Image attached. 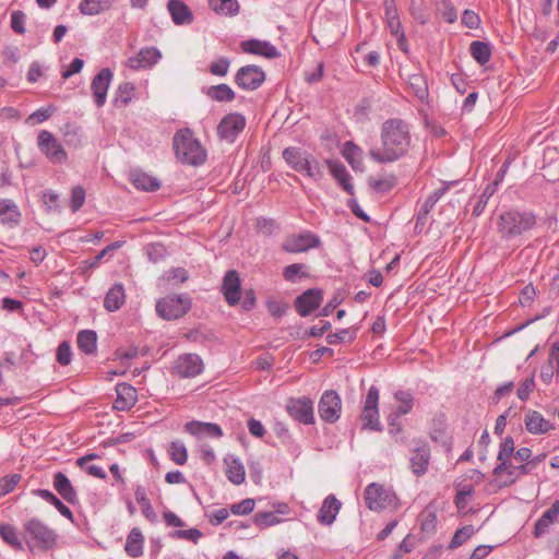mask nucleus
Instances as JSON below:
<instances>
[{"instance_id": "c03bdc74", "label": "nucleus", "mask_w": 559, "mask_h": 559, "mask_svg": "<svg viewBox=\"0 0 559 559\" xmlns=\"http://www.w3.org/2000/svg\"><path fill=\"white\" fill-rule=\"evenodd\" d=\"M449 189V185L441 187L440 189L435 190L430 193L425 200L421 210L418 214L417 222L424 219L426 215L433 209L435 204L439 201V199L447 192Z\"/></svg>"}, {"instance_id": "864d4df0", "label": "nucleus", "mask_w": 559, "mask_h": 559, "mask_svg": "<svg viewBox=\"0 0 559 559\" xmlns=\"http://www.w3.org/2000/svg\"><path fill=\"white\" fill-rule=\"evenodd\" d=\"M474 533H475V528L473 525H466V526L459 528L454 533V536L452 537V539L449 544V548L455 549V548L460 547L466 540H468L474 535Z\"/></svg>"}, {"instance_id": "f3484780", "label": "nucleus", "mask_w": 559, "mask_h": 559, "mask_svg": "<svg viewBox=\"0 0 559 559\" xmlns=\"http://www.w3.org/2000/svg\"><path fill=\"white\" fill-rule=\"evenodd\" d=\"M323 299L322 290L319 288H310L299 295L295 300L296 311L301 317L309 316L316 310Z\"/></svg>"}, {"instance_id": "4c0bfd02", "label": "nucleus", "mask_w": 559, "mask_h": 559, "mask_svg": "<svg viewBox=\"0 0 559 559\" xmlns=\"http://www.w3.org/2000/svg\"><path fill=\"white\" fill-rule=\"evenodd\" d=\"M409 88L413 91L414 95L421 103L426 102L429 96L428 84L426 79L421 74H413L409 76Z\"/></svg>"}, {"instance_id": "f704fd0d", "label": "nucleus", "mask_w": 559, "mask_h": 559, "mask_svg": "<svg viewBox=\"0 0 559 559\" xmlns=\"http://www.w3.org/2000/svg\"><path fill=\"white\" fill-rule=\"evenodd\" d=\"M330 170L335 180L343 187L348 194H354V186L350 182V175L341 163L329 162Z\"/></svg>"}, {"instance_id": "1a4fd4ad", "label": "nucleus", "mask_w": 559, "mask_h": 559, "mask_svg": "<svg viewBox=\"0 0 559 559\" xmlns=\"http://www.w3.org/2000/svg\"><path fill=\"white\" fill-rule=\"evenodd\" d=\"M379 390L371 385L364 402V408L360 415L362 427L374 431H381L382 427L379 420Z\"/></svg>"}, {"instance_id": "6e6552de", "label": "nucleus", "mask_w": 559, "mask_h": 559, "mask_svg": "<svg viewBox=\"0 0 559 559\" xmlns=\"http://www.w3.org/2000/svg\"><path fill=\"white\" fill-rule=\"evenodd\" d=\"M37 146L52 164H63L68 159L67 152L61 143L47 130H41L38 133Z\"/></svg>"}, {"instance_id": "603ef678", "label": "nucleus", "mask_w": 559, "mask_h": 559, "mask_svg": "<svg viewBox=\"0 0 559 559\" xmlns=\"http://www.w3.org/2000/svg\"><path fill=\"white\" fill-rule=\"evenodd\" d=\"M394 397L401 405L393 412L397 416L406 415L411 412L414 404V399L409 392L406 391H397L394 394Z\"/></svg>"}, {"instance_id": "13d9d810", "label": "nucleus", "mask_w": 559, "mask_h": 559, "mask_svg": "<svg viewBox=\"0 0 559 559\" xmlns=\"http://www.w3.org/2000/svg\"><path fill=\"white\" fill-rule=\"evenodd\" d=\"M356 337L355 331H350L349 329H343L335 333H330L326 336V342L331 345L343 343V342H350Z\"/></svg>"}, {"instance_id": "6e6d98bb", "label": "nucleus", "mask_w": 559, "mask_h": 559, "mask_svg": "<svg viewBox=\"0 0 559 559\" xmlns=\"http://www.w3.org/2000/svg\"><path fill=\"white\" fill-rule=\"evenodd\" d=\"M281 519L274 512H257L253 516V522L261 528L276 525L281 523Z\"/></svg>"}, {"instance_id": "aec40b11", "label": "nucleus", "mask_w": 559, "mask_h": 559, "mask_svg": "<svg viewBox=\"0 0 559 559\" xmlns=\"http://www.w3.org/2000/svg\"><path fill=\"white\" fill-rule=\"evenodd\" d=\"M162 58L160 51L155 47L142 48L134 57H130L127 66L133 70L147 69L153 67Z\"/></svg>"}, {"instance_id": "5fc2aeb1", "label": "nucleus", "mask_w": 559, "mask_h": 559, "mask_svg": "<svg viewBox=\"0 0 559 559\" xmlns=\"http://www.w3.org/2000/svg\"><path fill=\"white\" fill-rule=\"evenodd\" d=\"M169 454L171 460L178 464L183 465L188 460L187 448L181 441H173L169 447Z\"/></svg>"}, {"instance_id": "4468645a", "label": "nucleus", "mask_w": 559, "mask_h": 559, "mask_svg": "<svg viewBox=\"0 0 559 559\" xmlns=\"http://www.w3.org/2000/svg\"><path fill=\"white\" fill-rule=\"evenodd\" d=\"M286 409L299 423L310 425L314 423L313 403L309 397L290 399Z\"/></svg>"}, {"instance_id": "dca6fc26", "label": "nucleus", "mask_w": 559, "mask_h": 559, "mask_svg": "<svg viewBox=\"0 0 559 559\" xmlns=\"http://www.w3.org/2000/svg\"><path fill=\"white\" fill-rule=\"evenodd\" d=\"M430 461V448L425 441H416L409 457L411 468L416 476L424 475Z\"/></svg>"}, {"instance_id": "473e14b6", "label": "nucleus", "mask_w": 559, "mask_h": 559, "mask_svg": "<svg viewBox=\"0 0 559 559\" xmlns=\"http://www.w3.org/2000/svg\"><path fill=\"white\" fill-rule=\"evenodd\" d=\"M143 542L144 537L142 532L138 527H133L124 545L126 552L132 557L138 558L143 555Z\"/></svg>"}, {"instance_id": "37998d69", "label": "nucleus", "mask_w": 559, "mask_h": 559, "mask_svg": "<svg viewBox=\"0 0 559 559\" xmlns=\"http://www.w3.org/2000/svg\"><path fill=\"white\" fill-rule=\"evenodd\" d=\"M121 246H122L121 241H115V242L108 245L102 251H99L98 254L95 255L94 258L83 261L82 266H81L82 272H86L87 270L96 267L107 254L119 249Z\"/></svg>"}, {"instance_id": "20e7f679", "label": "nucleus", "mask_w": 559, "mask_h": 559, "mask_svg": "<svg viewBox=\"0 0 559 559\" xmlns=\"http://www.w3.org/2000/svg\"><path fill=\"white\" fill-rule=\"evenodd\" d=\"M24 540L29 550H49L57 543V533L43 521L32 518L24 522Z\"/></svg>"}, {"instance_id": "ddd939ff", "label": "nucleus", "mask_w": 559, "mask_h": 559, "mask_svg": "<svg viewBox=\"0 0 559 559\" xmlns=\"http://www.w3.org/2000/svg\"><path fill=\"white\" fill-rule=\"evenodd\" d=\"M342 403L341 397L335 391H325L318 405V412L322 420L326 423H335L341 415Z\"/></svg>"}, {"instance_id": "69168bd1", "label": "nucleus", "mask_w": 559, "mask_h": 559, "mask_svg": "<svg viewBox=\"0 0 559 559\" xmlns=\"http://www.w3.org/2000/svg\"><path fill=\"white\" fill-rule=\"evenodd\" d=\"M25 20L26 15L23 11H13L11 14V27L17 34L25 33Z\"/></svg>"}, {"instance_id": "a878e982", "label": "nucleus", "mask_w": 559, "mask_h": 559, "mask_svg": "<svg viewBox=\"0 0 559 559\" xmlns=\"http://www.w3.org/2000/svg\"><path fill=\"white\" fill-rule=\"evenodd\" d=\"M515 453L514 440L512 437H507L500 444L498 452L499 464L493 468L495 476H500L507 468L510 467V459Z\"/></svg>"}, {"instance_id": "393cba45", "label": "nucleus", "mask_w": 559, "mask_h": 559, "mask_svg": "<svg viewBox=\"0 0 559 559\" xmlns=\"http://www.w3.org/2000/svg\"><path fill=\"white\" fill-rule=\"evenodd\" d=\"M167 9L176 25H189L193 22V14L183 1L169 0Z\"/></svg>"}, {"instance_id": "423d86ee", "label": "nucleus", "mask_w": 559, "mask_h": 559, "mask_svg": "<svg viewBox=\"0 0 559 559\" xmlns=\"http://www.w3.org/2000/svg\"><path fill=\"white\" fill-rule=\"evenodd\" d=\"M192 307L188 295H168L156 302L157 314L164 320H177L182 318Z\"/></svg>"}, {"instance_id": "f257e3e1", "label": "nucleus", "mask_w": 559, "mask_h": 559, "mask_svg": "<svg viewBox=\"0 0 559 559\" xmlns=\"http://www.w3.org/2000/svg\"><path fill=\"white\" fill-rule=\"evenodd\" d=\"M411 143L408 124L399 118L384 121L381 127V148L370 150L377 163H392L403 157Z\"/></svg>"}, {"instance_id": "7c9ffc66", "label": "nucleus", "mask_w": 559, "mask_h": 559, "mask_svg": "<svg viewBox=\"0 0 559 559\" xmlns=\"http://www.w3.org/2000/svg\"><path fill=\"white\" fill-rule=\"evenodd\" d=\"M227 466L226 475L230 483L240 485L245 481L246 472L245 466L239 459L228 455L224 459Z\"/></svg>"}, {"instance_id": "c85d7f7f", "label": "nucleus", "mask_w": 559, "mask_h": 559, "mask_svg": "<svg viewBox=\"0 0 559 559\" xmlns=\"http://www.w3.org/2000/svg\"><path fill=\"white\" fill-rule=\"evenodd\" d=\"M185 429L193 436L206 435L213 438H219L223 436L221 427L213 423L190 421L185 425Z\"/></svg>"}, {"instance_id": "2eb2a0df", "label": "nucleus", "mask_w": 559, "mask_h": 559, "mask_svg": "<svg viewBox=\"0 0 559 559\" xmlns=\"http://www.w3.org/2000/svg\"><path fill=\"white\" fill-rule=\"evenodd\" d=\"M112 76L114 74L111 70L104 68L92 80L91 90L94 102L98 108L103 107L106 103L107 91L110 86Z\"/></svg>"}, {"instance_id": "4be33fe9", "label": "nucleus", "mask_w": 559, "mask_h": 559, "mask_svg": "<svg viewBox=\"0 0 559 559\" xmlns=\"http://www.w3.org/2000/svg\"><path fill=\"white\" fill-rule=\"evenodd\" d=\"M53 488L56 491L70 504H74L79 501L76 491L72 486L70 479L62 472L53 474L52 478Z\"/></svg>"}, {"instance_id": "09e8293b", "label": "nucleus", "mask_w": 559, "mask_h": 559, "mask_svg": "<svg viewBox=\"0 0 559 559\" xmlns=\"http://www.w3.org/2000/svg\"><path fill=\"white\" fill-rule=\"evenodd\" d=\"M134 86L130 82L121 83L117 91L114 104L116 107H123L132 99Z\"/></svg>"}, {"instance_id": "39448f33", "label": "nucleus", "mask_w": 559, "mask_h": 559, "mask_svg": "<svg viewBox=\"0 0 559 559\" xmlns=\"http://www.w3.org/2000/svg\"><path fill=\"white\" fill-rule=\"evenodd\" d=\"M283 158L294 170L305 173L316 181L323 176L319 162L301 148L286 147L283 151Z\"/></svg>"}, {"instance_id": "9d476101", "label": "nucleus", "mask_w": 559, "mask_h": 559, "mask_svg": "<svg viewBox=\"0 0 559 559\" xmlns=\"http://www.w3.org/2000/svg\"><path fill=\"white\" fill-rule=\"evenodd\" d=\"M246 118L238 112H231L223 117L217 124L216 131L221 140L234 143L236 138L243 131Z\"/></svg>"}, {"instance_id": "a18cd8bd", "label": "nucleus", "mask_w": 559, "mask_h": 559, "mask_svg": "<svg viewBox=\"0 0 559 559\" xmlns=\"http://www.w3.org/2000/svg\"><path fill=\"white\" fill-rule=\"evenodd\" d=\"M343 156L354 169H360L362 165L361 150L353 142H347L345 144Z\"/></svg>"}, {"instance_id": "c9c22d12", "label": "nucleus", "mask_w": 559, "mask_h": 559, "mask_svg": "<svg viewBox=\"0 0 559 559\" xmlns=\"http://www.w3.org/2000/svg\"><path fill=\"white\" fill-rule=\"evenodd\" d=\"M76 343L78 347L86 355L94 354L97 347V334L93 330L80 331Z\"/></svg>"}, {"instance_id": "680f3d73", "label": "nucleus", "mask_w": 559, "mask_h": 559, "mask_svg": "<svg viewBox=\"0 0 559 559\" xmlns=\"http://www.w3.org/2000/svg\"><path fill=\"white\" fill-rule=\"evenodd\" d=\"M56 358L61 366H68L71 362L72 350L69 342L63 341L59 344Z\"/></svg>"}, {"instance_id": "9b49d317", "label": "nucleus", "mask_w": 559, "mask_h": 559, "mask_svg": "<svg viewBox=\"0 0 559 559\" xmlns=\"http://www.w3.org/2000/svg\"><path fill=\"white\" fill-rule=\"evenodd\" d=\"M265 81L264 71L254 64L241 67L235 76L236 84L248 91L258 90Z\"/></svg>"}, {"instance_id": "3c124183", "label": "nucleus", "mask_w": 559, "mask_h": 559, "mask_svg": "<svg viewBox=\"0 0 559 559\" xmlns=\"http://www.w3.org/2000/svg\"><path fill=\"white\" fill-rule=\"evenodd\" d=\"M368 183L374 191L384 193L394 188L396 177L394 175H389L383 178L370 177Z\"/></svg>"}, {"instance_id": "a211bd4d", "label": "nucleus", "mask_w": 559, "mask_h": 559, "mask_svg": "<svg viewBox=\"0 0 559 559\" xmlns=\"http://www.w3.org/2000/svg\"><path fill=\"white\" fill-rule=\"evenodd\" d=\"M202 360L197 354L180 356L175 365V371L182 378H193L202 371Z\"/></svg>"}, {"instance_id": "412c9836", "label": "nucleus", "mask_w": 559, "mask_h": 559, "mask_svg": "<svg viewBox=\"0 0 559 559\" xmlns=\"http://www.w3.org/2000/svg\"><path fill=\"white\" fill-rule=\"evenodd\" d=\"M240 45L242 51L246 53L263 56L269 59H273L280 56L277 48L269 41L249 39L241 41Z\"/></svg>"}, {"instance_id": "e2e57ef3", "label": "nucleus", "mask_w": 559, "mask_h": 559, "mask_svg": "<svg viewBox=\"0 0 559 559\" xmlns=\"http://www.w3.org/2000/svg\"><path fill=\"white\" fill-rule=\"evenodd\" d=\"M20 474H13L0 479V497L13 491L21 480Z\"/></svg>"}, {"instance_id": "bf43d9fd", "label": "nucleus", "mask_w": 559, "mask_h": 559, "mask_svg": "<svg viewBox=\"0 0 559 559\" xmlns=\"http://www.w3.org/2000/svg\"><path fill=\"white\" fill-rule=\"evenodd\" d=\"M85 189L82 186H76L71 191L70 207L73 213L78 212L85 202Z\"/></svg>"}, {"instance_id": "49530a36", "label": "nucleus", "mask_w": 559, "mask_h": 559, "mask_svg": "<svg viewBox=\"0 0 559 559\" xmlns=\"http://www.w3.org/2000/svg\"><path fill=\"white\" fill-rule=\"evenodd\" d=\"M437 526V514L435 509L427 507L420 513V530L423 533L430 535L435 532Z\"/></svg>"}, {"instance_id": "de8ad7c7", "label": "nucleus", "mask_w": 559, "mask_h": 559, "mask_svg": "<svg viewBox=\"0 0 559 559\" xmlns=\"http://www.w3.org/2000/svg\"><path fill=\"white\" fill-rule=\"evenodd\" d=\"M109 7V0H83L80 3V11L85 15H95Z\"/></svg>"}, {"instance_id": "052dcab7", "label": "nucleus", "mask_w": 559, "mask_h": 559, "mask_svg": "<svg viewBox=\"0 0 559 559\" xmlns=\"http://www.w3.org/2000/svg\"><path fill=\"white\" fill-rule=\"evenodd\" d=\"M230 61L228 58L222 57L214 60L209 66V71L213 75L225 76L228 72Z\"/></svg>"}, {"instance_id": "c756f323", "label": "nucleus", "mask_w": 559, "mask_h": 559, "mask_svg": "<svg viewBox=\"0 0 559 559\" xmlns=\"http://www.w3.org/2000/svg\"><path fill=\"white\" fill-rule=\"evenodd\" d=\"M130 177L131 182L139 190L152 192L158 190L160 187V182L157 178L141 170H133Z\"/></svg>"}, {"instance_id": "2f4dec72", "label": "nucleus", "mask_w": 559, "mask_h": 559, "mask_svg": "<svg viewBox=\"0 0 559 559\" xmlns=\"http://www.w3.org/2000/svg\"><path fill=\"white\" fill-rule=\"evenodd\" d=\"M21 219V213L16 204L9 199H0V221L10 226L17 225Z\"/></svg>"}, {"instance_id": "58836bf2", "label": "nucleus", "mask_w": 559, "mask_h": 559, "mask_svg": "<svg viewBox=\"0 0 559 559\" xmlns=\"http://www.w3.org/2000/svg\"><path fill=\"white\" fill-rule=\"evenodd\" d=\"M0 536L14 550H24L23 543L19 538L17 531L14 526L10 524H0Z\"/></svg>"}, {"instance_id": "72a5a7b5", "label": "nucleus", "mask_w": 559, "mask_h": 559, "mask_svg": "<svg viewBox=\"0 0 559 559\" xmlns=\"http://www.w3.org/2000/svg\"><path fill=\"white\" fill-rule=\"evenodd\" d=\"M126 295L122 284H115L106 294L104 307L108 311H116L124 304Z\"/></svg>"}, {"instance_id": "4d7b16f0", "label": "nucleus", "mask_w": 559, "mask_h": 559, "mask_svg": "<svg viewBox=\"0 0 559 559\" xmlns=\"http://www.w3.org/2000/svg\"><path fill=\"white\" fill-rule=\"evenodd\" d=\"M532 472V467H530L528 463L521 465H512L510 463V467L504 471L510 477L509 485L515 483L521 476L527 475Z\"/></svg>"}, {"instance_id": "ea45409f", "label": "nucleus", "mask_w": 559, "mask_h": 559, "mask_svg": "<svg viewBox=\"0 0 559 559\" xmlns=\"http://www.w3.org/2000/svg\"><path fill=\"white\" fill-rule=\"evenodd\" d=\"M472 57L481 66L486 64L491 57V47L489 44L475 40L469 46Z\"/></svg>"}, {"instance_id": "f03ea898", "label": "nucleus", "mask_w": 559, "mask_h": 559, "mask_svg": "<svg viewBox=\"0 0 559 559\" xmlns=\"http://www.w3.org/2000/svg\"><path fill=\"white\" fill-rule=\"evenodd\" d=\"M536 225V217L526 211L510 210L499 215L497 227L503 240H514L532 230Z\"/></svg>"}, {"instance_id": "0e129e2a", "label": "nucleus", "mask_w": 559, "mask_h": 559, "mask_svg": "<svg viewBox=\"0 0 559 559\" xmlns=\"http://www.w3.org/2000/svg\"><path fill=\"white\" fill-rule=\"evenodd\" d=\"M254 504L253 499L247 498L239 503L231 504L230 512L236 515H247L253 511Z\"/></svg>"}, {"instance_id": "6ab92c4d", "label": "nucleus", "mask_w": 559, "mask_h": 559, "mask_svg": "<svg viewBox=\"0 0 559 559\" xmlns=\"http://www.w3.org/2000/svg\"><path fill=\"white\" fill-rule=\"evenodd\" d=\"M222 293L229 306H235L241 298L240 278L235 270L226 272L223 284Z\"/></svg>"}, {"instance_id": "7ed1b4c3", "label": "nucleus", "mask_w": 559, "mask_h": 559, "mask_svg": "<svg viewBox=\"0 0 559 559\" xmlns=\"http://www.w3.org/2000/svg\"><path fill=\"white\" fill-rule=\"evenodd\" d=\"M173 145L176 157L183 164L200 166L206 160V151L193 136L190 129H182L175 133Z\"/></svg>"}, {"instance_id": "0eeeda50", "label": "nucleus", "mask_w": 559, "mask_h": 559, "mask_svg": "<svg viewBox=\"0 0 559 559\" xmlns=\"http://www.w3.org/2000/svg\"><path fill=\"white\" fill-rule=\"evenodd\" d=\"M366 504L370 510L396 509L399 500L395 492L382 485L372 483L365 490Z\"/></svg>"}, {"instance_id": "cd10ccee", "label": "nucleus", "mask_w": 559, "mask_h": 559, "mask_svg": "<svg viewBox=\"0 0 559 559\" xmlns=\"http://www.w3.org/2000/svg\"><path fill=\"white\" fill-rule=\"evenodd\" d=\"M117 399L115 407L117 409L131 408L136 401V391L133 386L127 383H120L116 386Z\"/></svg>"}, {"instance_id": "79ce46f5", "label": "nucleus", "mask_w": 559, "mask_h": 559, "mask_svg": "<svg viewBox=\"0 0 559 559\" xmlns=\"http://www.w3.org/2000/svg\"><path fill=\"white\" fill-rule=\"evenodd\" d=\"M308 266L302 263H294L284 267L283 277L287 282L297 283L302 277H308Z\"/></svg>"}, {"instance_id": "5701e85b", "label": "nucleus", "mask_w": 559, "mask_h": 559, "mask_svg": "<svg viewBox=\"0 0 559 559\" xmlns=\"http://www.w3.org/2000/svg\"><path fill=\"white\" fill-rule=\"evenodd\" d=\"M341 501L333 495L328 496L320 508L317 520L323 525H331L340 512Z\"/></svg>"}, {"instance_id": "a19ab883", "label": "nucleus", "mask_w": 559, "mask_h": 559, "mask_svg": "<svg viewBox=\"0 0 559 559\" xmlns=\"http://www.w3.org/2000/svg\"><path fill=\"white\" fill-rule=\"evenodd\" d=\"M206 95L216 102H233L236 97L231 87L224 83L211 86Z\"/></svg>"}, {"instance_id": "338daca9", "label": "nucleus", "mask_w": 559, "mask_h": 559, "mask_svg": "<svg viewBox=\"0 0 559 559\" xmlns=\"http://www.w3.org/2000/svg\"><path fill=\"white\" fill-rule=\"evenodd\" d=\"M176 538L187 539L194 544L202 537V533L198 528L180 530L173 534Z\"/></svg>"}, {"instance_id": "f8f14e48", "label": "nucleus", "mask_w": 559, "mask_h": 559, "mask_svg": "<svg viewBox=\"0 0 559 559\" xmlns=\"http://www.w3.org/2000/svg\"><path fill=\"white\" fill-rule=\"evenodd\" d=\"M319 246L320 238L317 235L310 231H304L286 237L282 243V249L289 253H299L306 252L311 248H318Z\"/></svg>"}, {"instance_id": "bb28decb", "label": "nucleus", "mask_w": 559, "mask_h": 559, "mask_svg": "<svg viewBox=\"0 0 559 559\" xmlns=\"http://www.w3.org/2000/svg\"><path fill=\"white\" fill-rule=\"evenodd\" d=\"M555 522H559V500H556L536 521L534 535L536 537L544 535Z\"/></svg>"}, {"instance_id": "b1692460", "label": "nucleus", "mask_w": 559, "mask_h": 559, "mask_svg": "<svg viewBox=\"0 0 559 559\" xmlns=\"http://www.w3.org/2000/svg\"><path fill=\"white\" fill-rule=\"evenodd\" d=\"M524 424L526 430L534 435L547 433L554 429L549 420L545 419L539 412L532 409L525 414Z\"/></svg>"}, {"instance_id": "e433bc0d", "label": "nucleus", "mask_w": 559, "mask_h": 559, "mask_svg": "<svg viewBox=\"0 0 559 559\" xmlns=\"http://www.w3.org/2000/svg\"><path fill=\"white\" fill-rule=\"evenodd\" d=\"M209 4L216 13L234 16L239 12V4L237 0H209Z\"/></svg>"}, {"instance_id": "8fccbe9b", "label": "nucleus", "mask_w": 559, "mask_h": 559, "mask_svg": "<svg viewBox=\"0 0 559 559\" xmlns=\"http://www.w3.org/2000/svg\"><path fill=\"white\" fill-rule=\"evenodd\" d=\"M497 187L498 181L490 182L485 187L483 193L478 197V201L476 202L473 209V215L479 216L484 212L488 200L490 199V197L493 195V193L497 190Z\"/></svg>"}, {"instance_id": "774afa93", "label": "nucleus", "mask_w": 559, "mask_h": 559, "mask_svg": "<svg viewBox=\"0 0 559 559\" xmlns=\"http://www.w3.org/2000/svg\"><path fill=\"white\" fill-rule=\"evenodd\" d=\"M535 388L534 378H527L523 383L519 386L516 391V395L520 400L525 401L528 395L533 392Z\"/></svg>"}]
</instances>
